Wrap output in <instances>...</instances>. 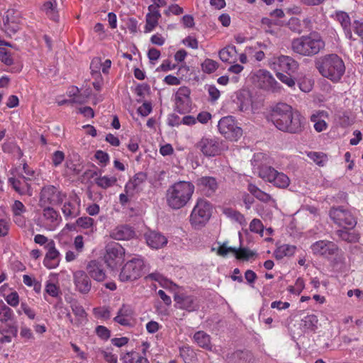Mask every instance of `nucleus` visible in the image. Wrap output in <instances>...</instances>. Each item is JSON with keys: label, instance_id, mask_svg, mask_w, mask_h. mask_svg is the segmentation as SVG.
<instances>
[{"label": "nucleus", "instance_id": "obj_1", "mask_svg": "<svg viewBox=\"0 0 363 363\" xmlns=\"http://www.w3.org/2000/svg\"><path fill=\"white\" fill-rule=\"evenodd\" d=\"M315 67L325 78L334 83L340 82L345 72V65L336 54L326 55L315 62Z\"/></svg>", "mask_w": 363, "mask_h": 363}, {"label": "nucleus", "instance_id": "obj_2", "mask_svg": "<svg viewBox=\"0 0 363 363\" xmlns=\"http://www.w3.org/2000/svg\"><path fill=\"white\" fill-rule=\"evenodd\" d=\"M194 186L189 182H178L169 186L166 201L169 207L178 210L185 206L191 199Z\"/></svg>", "mask_w": 363, "mask_h": 363}, {"label": "nucleus", "instance_id": "obj_3", "mask_svg": "<svg viewBox=\"0 0 363 363\" xmlns=\"http://www.w3.org/2000/svg\"><path fill=\"white\" fill-rule=\"evenodd\" d=\"M325 47V42L320 33L311 32L308 35L295 38L291 43L294 52L303 56H313Z\"/></svg>", "mask_w": 363, "mask_h": 363}, {"label": "nucleus", "instance_id": "obj_4", "mask_svg": "<svg viewBox=\"0 0 363 363\" xmlns=\"http://www.w3.org/2000/svg\"><path fill=\"white\" fill-rule=\"evenodd\" d=\"M66 193L53 185L43 186L40 193L39 206L40 207H51L59 206L66 199Z\"/></svg>", "mask_w": 363, "mask_h": 363}, {"label": "nucleus", "instance_id": "obj_5", "mask_svg": "<svg viewBox=\"0 0 363 363\" xmlns=\"http://www.w3.org/2000/svg\"><path fill=\"white\" fill-rule=\"evenodd\" d=\"M196 147L206 157H215L228 149L225 143L216 137H203L196 144Z\"/></svg>", "mask_w": 363, "mask_h": 363}, {"label": "nucleus", "instance_id": "obj_6", "mask_svg": "<svg viewBox=\"0 0 363 363\" xmlns=\"http://www.w3.org/2000/svg\"><path fill=\"white\" fill-rule=\"evenodd\" d=\"M291 109V106L286 104H277L272 108L267 116V119L268 121H271L279 130L284 132V128L286 127L287 120L289 118Z\"/></svg>", "mask_w": 363, "mask_h": 363}, {"label": "nucleus", "instance_id": "obj_7", "mask_svg": "<svg viewBox=\"0 0 363 363\" xmlns=\"http://www.w3.org/2000/svg\"><path fill=\"white\" fill-rule=\"evenodd\" d=\"M218 128L222 135L232 141H237L242 135V129L237 125L234 117L231 116L221 118Z\"/></svg>", "mask_w": 363, "mask_h": 363}, {"label": "nucleus", "instance_id": "obj_8", "mask_svg": "<svg viewBox=\"0 0 363 363\" xmlns=\"http://www.w3.org/2000/svg\"><path fill=\"white\" fill-rule=\"evenodd\" d=\"M211 216V205L204 200L199 199L190 215V222L195 227L204 225Z\"/></svg>", "mask_w": 363, "mask_h": 363}, {"label": "nucleus", "instance_id": "obj_9", "mask_svg": "<svg viewBox=\"0 0 363 363\" xmlns=\"http://www.w3.org/2000/svg\"><path fill=\"white\" fill-rule=\"evenodd\" d=\"M144 261L142 258H133L127 262L121 269L119 279L121 281H132L136 280L142 275Z\"/></svg>", "mask_w": 363, "mask_h": 363}, {"label": "nucleus", "instance_id": "obj_10", "mask_svg": "<svg viewBox=\"0 0 363 363\" xmlns=\"http://www.w3.org/2000/svg\"><path fill=\"white\" fill-rule=\"evenodd\" d=\"M125 249L117 242H112L106 247L104 261L108 267L113 269L124 260Z\"/></svg>", "mask_w": 363, "mask_h": 363}, {"label": "nucleus", "instance_id": "obj_11", "mask_svg": "<svg viewBox=\"0 0 363 363\" xmlns=\"http://www.w3.org/2000/svg\"><path fill=\"white\" fill-rule=\"evenodd\" d=\"M253 82L260 88L277 91L280 89L279 84L272 74L266 69H259L253 73Z\"/></svg>", "mask_w": 363, "mask_h": 363}, {"label": "nucleus", "instance_id": "obj_12", "mask_svg": "<svg viewBox=\"0 0 363 363\" xmlns=\"http://www.w3.org/2000/svg\"><path fill=\"white\" fill-rule=\"evenodd\" d=\"M330 217L336 224L345 228H352L357 223L352 213L342 207L333 208L330 211Z\"/></svg>", "mask_w": 363, "mask_h": 363}, {"label": "nucleus", "instance_id": "obj_13", "mask_svg": "<svg viewBox=\"0 0 363 363\" xmlns=\"http://www.w3.org/2000/svg\"><path fill=\"white\" fill-rule=\"evenodd\" d=\"M42 225L48 230H55L61 223L60 213L52 207H43Z\"/></svg>", "mask_w": 363, "mask_h": 363}, {"label": "nucleus", "instance_id": "obj_14", "mask_svg": "<svg viewBox=\"0 0 363 363\" xmlns=\"http://www.w3.org/2000/svg\"><path fill=\"white\" fill-rule=\"evenodd\" d=\"M191 91L187 86H181L175 94V110L179 113H185L191 110Z\"/></svg>", "mask_w": 363, "mask_h": 363}, {"label": "nucleus", "instance_id": "obj_15", "mask_svg": "<svg viewBox=\"0 0 363 363\" xmlns=\"http://www.w3.org/2000/svg\"><path fill=\"white\" fill-rule=\"evenodd\" d=\"M289 118L286 122V127L284 132L291 134H299L304 130L306 123L305 118L297 111H294L291 108L289 113Z\"/></svg>", "mask_w": 363, "mask_h": 363}, {"label": "nucleus", "instance_id": "obj_16", "mask_svg": "<svg viewBox=\"0 0 363 363\" xmlns=\"http://www.w3.org/2000/svg\"><path fill=\"white\" fill-rule=\"evenodd\" d=\"M313 253L315 255L329 258L337 255L339 248L334 242L327 240H319L311 246Z\"/></svg>", "mask_w": 363, "mask_h": 363}, {"label": "nucleus", "instance_id": "obj_17", "mask_svg": "<svg viewBox=\"0 0 363 363\" xmlns=\"http://www.w3.org/2000/svg\"><path fill=\"white\" fill-rule=\"evenodd\" d=\"M75 289L82 294H87L91 289V281L87 273L77 270L73 274Z\"/></svg>", "mask_w": 363, "mask_h": 363}, {"label": "nucleus", "instance_id": "obj_18", "mask_svg": "<svg viewBox=\"0 0 363 363\" xmlns=\"http://www.w3.org/2000/svg\"><path fill=\"white\" fill-rule=\"evenodd\" d=\"M80 199L77 195H70L62 208V213L66 219L77 217L80 213Z\"/></svg>", "mask_w": 363, "mask_h": 363}, {"label": "nucleus", "instance_id": "obj_19", "mask_svg": "<svg viewBox=\"0 0 363 363\" xmlns=\"http://www.w3.org/2000/svg\"><path fill=\"white\" fill-rule=\"evenodd\" d=\"M135 311L128 304H123L119 308L113 320L122 326H132L134 320Z\"/></svg>", "mask_w": 363, "mask_h": 363}, {"label": "nucleus", "instance_id": "obj_20", "mask_svg": "<svg viewBox=\"0 0 363 363\" xmlns=\"http://www.w3.org/2000/svg\"><path fill=\"white\" fill-rule=\"evenodd\" d=\"M31 179L30 177L25 176H20L18 177L9 178V184L12 188L20 195H32V189L29 182Z\"/></svg>", "mask_w": 363, "mask_h": 363}, {"label": "nucleus", "instance_id": "obj_21", "mask_svg": "<svg viewBox=\"0 0 363 363\" xmlns=\"http://www.w3.org/2000/svg\"><path fill=\"white\" fill-rule=\"evenodd\" d=\"M47 250L43 260L44 265L48 269H55L58 267L60 261V253L55 247L54 240H51L48 246L45 247Z\"/></svg>", "mask_w": 363, "mask_h": 363}, {"label": "nucleus", "instance_id": "obj_22", "mask_svg": "<svg viewBox=\"0 0 363 363\" xmlns=\"http://www.w3.org/2000/svg\"><path fill=\"white\" fill-rule=\"evenodd\" d=\"M11 211L13 222L19 227H26L27 218L25 213H27V208L20 201L16 200L11 206Z\"/></svg>", "mask_w": 363, "mask_h": 363}, {"label": "nucleus", "instance_id": "obj_23", "mask_svg": "<svg viewBox=\"0 0 363 363\" xmlns=\"http://www.w3.org/2000/svg\"><path fill=\"white\" fill-rule=\"evenodd\" d=\"M87 274L94 280L102 282L106 279V274L103 264L96 259L88 262L86 267Z\"/></svg>", "mask_w": 363, "mask_h": 363}, {"label": "nucleus", "instance_id": "obj_24", "mask_svg": "<svg viewBox=\"0 0 363 363\" xmlns=\"http://www.w3.org/2000/svg\"><path fill=\"white\" fill-rule=\"evenodd\" d=\"M176 306L180 309L186 310L189 312L194 311L199 308L196 299L193 296L185 294H177L174 296Z\"/></svg>", "mask_w": 363, "mask_h": 363}, {"label": "nucleus", "instance_id": "obj_25", "mask_svg": "<svg viewBox=\"0 0 363 363\" xmlns=\"http://www.w3.org/2000/svg\"><path fill=\"white\" fill-rule=\"evenodd\" d=\"M198 188L207 196H211L218 188V183L213 177H202L197 179Z\"/></svg>", "mask_w": 363, "mask_h": 363}, {"label": "nucleus", "instance_id": "obj_26", "mask_svg": "<svg viewBox=\"0 0 363 363\" xmlns=\"http://www.w3.org/2000/svg\"><path fill=\"white\" fill-rule=\"evenodd\" d=\"M146 174L143 172L135 174L125 186V191L126 194L133 196L135 192H138L143 189V185L146 180Z\"/></svg>", "mask_w": 363, "mask_h": 363}, {"label": "nucleus", "instance_id": "obj_27", "mask_svg": "<svg viewBox=\"0 0 363 363\" xmlns=\"http://www.w3.org/2000/svg\"><path fill=\"white\" fill-rule=\"evenodd\" d=\"M110 236L117 240H128L135 236V232L128 225H119L111 232Z\"/></svg>", "mask_w": 363, "mask_h": 363}, {"label": "nucleus", "instance_id": "obj_28", "mask_svg": "<svg viewBox=\"0 0 363 363\" xmlns=\"http://www.w3.org/2000/svg\"><path fill=\"white\" fill-rule=\"evenodd\" d=\"M153 7H148V12L145 16V33L152 32L157 26L161 17L159 10H153Z\"/></svg>", "mask_w": 363, "mask_h": 363}, {"label": "nucleus", "instance_id": "obj_29", "mask_svg": "<svg viewBox=\"0 0 363 363\" xmlns=\"http://www.w3.org/2000/svg\"><path fill=\"white\" fill-rule=\"evenodd\" d=\"M335 18L340 23L346 38L350 40H355L356 39L353 38L351 30V20L347 13L345 11H337Z\"/></svg>", "mask_w": 363, "mask_h": 363}, {"label": "nucleus", "instance_id": "obj_30", "mask_svg": "<svg viewBox=\"0 0 363 363\" xmlns=\"http://www.w3.org/2000/svg\"><path fill=\"white\" fill-rule=\"evenodd\" d=\"M145 239L147 244L154 249H160L167 243V239L164 235L154 231L147 233Z\"/></svg>", "mask_w": 363, "mask_h": 363}, {"label": "nucleus", "instance_id": "obj_31", "mask_svg": "<svg viewBox=\"0 0 363 363\" xmlns=\"http://www.w3.org/2000/svg\"><path fill=\"white\" fill-rule=\"evenodd\" d=\"M275 63H277L281 70L286 73H294L298 67V64L291 57L281 55L279 56Z\"/></svg>", "mask_w": 363, "mask_h": 363}, {"label": "nucleus", "instance_id": "obj_32", "mask_svg": "<svg viewBox=\"0 0 363 363\" xmlns=\"http://www.w3.org/2000/svg\"><path fill=\"white\" fill-rule=\"evenodd\" d=\"M328 114L325 111H316L311 116V121L314 123V128L317 132L325 130L328 125L324 118H328Z\"/></svg>", "mask_w": 363, "mask_h": 363}, {"label": "nucleus", "instance_id": "obj_33", "mask_svg": "<svg viewBox=\"0 0 363 363\" xmlns=\"http://www.w3.org/2000/svg\"><path fill=\"white\" fill-rule=\"evenodd\" d=\"M70 307L73 313L77 318L74 322V325L79 326L84 323L86 321L87 314L83 306L79 304L77 301L74 300L70 303Z\"/></svg>", "mask_w": 363, "mask_h": 363}, {"label": "nucleus", "instance_id": "obj_34", "mask_svg": "<svg viewBox=\"0 0 363 363\" xmlns=\"http://www.w3.org/2000/svg\"><path fill=\"white\" fill-rule=\"evenodd\" d=\"M194 342L201 347L211 350V337L203 331H198L194 335Z\"/></svg>", "mask_w": 363, "mask_h": 363}, {"label": "nucleus", "instance_id": "obj_35", "mask_svg": "<svg viewBox=\"0 0 363 363\" xmlns=\"http://www.w3.org/2000/svg\"><path fill=\"white\" fill-rule=\"evenodd\" d=\"M247 190L252 195H253L257 199L259 200L260 201L268 203L272 201L274 202V200L269 194L262 191L260 189H259L256 185L253 184H248Z\"/></svg>", "mask_w": 363, "mask_h": 363}, {"label": "nucleus", "instance_id": "obj_36", "mask_svg": "<svg viewBox=\"0 0 363 363\" xmlns=\"http://www.w3.org/2000/svg\"><path fill=\"white\" fill-rule=\"evenodd\" d=\"M42 10L45 13L48 18L57 21L59 18L58 11L57 10L56 0L49 1L43 5Z\"/></svg>", "mask_w": 363, "mask_h": 363}, {"label": "nucleus", "instance_id": "obj_37", "mask_svg": "<svg viewBox=\"0 0 363 363\" xmlns=\"http://www.w3.org/2000/svg\"><path fill=\"white\" fill-rule=\"evenodd\" d=\"M271 183L277 188L286 189L290 184V179L284 173L277 171Z\"/></svg>", "mask_w": 363, "mask_h": 363}, {"label": "nucleus", "instance_id": "obj_38", "mask_svg": "<svg viewBox=\"0 0 363 363\" xmlns=\"http://www.w3.org/2000/svg\"><path fill=\"white\" fill-rule=\"evenodd\" d=\"M277 170L270 166H261L259 168L258 175L265 182L271 183Z\"/></svg>", "mask_w": 363, "mask_h": 363}, {"label": "nucleus", "instance_id": "obj_39", "mask_svg": "<svg viewBox=\"0 0 363 363\" xmlns=\"http://www.w3.org/2000/svg\"><path fill=\"white\" fill-rule=\"evenodd\" d=\"M122 359L123 363H150L145 357L135 352L126 353Z\"/></svg>", "mask_w": 363, "mask_h": 363}, {"label": "nucleus", "instance_id": "obj_40", "mask_svg": "<svg viewBox=\"0 0 363 363\" xmlns=\"http://www.w3.org/2000/svg\"><path fill=\"white\" fill-rule=\"evenodd\" d=\"M296 247L291 245H282L275 251V256L277 259H282L284 257L292 256L296 252Z\"/></svg>", "mask_w": 363, "mask_h": 363}, {"label": "nucleus", "instance_id": "obj_41", "mask_svg": "<svg viewBox=\"0 0 363 363\" xmlns=\"http://www.w3.org/2000/svg\"><path fill=\"white\" fill-rule=\"evenodd\" d=\"M117 182L115 177L99 176L95 179L96 184L104 189L113 186Z\"/></svg>", "mask_w": 363, "mask_h": 363}, {"label": "nucleus", "instance_id": "obj_42", "mask_svg": "<svg viewBox=\"0 0 363 363\" xmlns=\"http://www.w3.org/2000/svg\"><path fill=\"white\" fill-rule=\"evenodd\" d=\"M318 322L317 316L313 314L306 315L301 320L303 327L308 331H315L317 329Z\"/></svg>", "mask_w": 363, "mask_h": 363}, {"label": "nucleus", "instance_id": "obj_43", "mask_svg": "<svg viewBox=\"0 0 363 363\" xmlns=\"http://www.w3.org/2000/svg\"><path fill=\"white\" fill-rule=\"evenodd\" d=\"M236 54V48L235 46H227L219 51L220 59L225 62L232 60Z\"/></svg>", "mask_w": 363, "mask_h": 363}, {"label": "nucleus", "instance_id": "obj_44", "mask_svg": "<svg viewBox=\"0 0 363 363\" xmlns=\"http://www.w3.org/2000/svg\"><path fill=\"white\" fill-rule=\"evenodd\" d=\"M307 156L320 167H323L328 161V157L323 152H309L307 153Z\"/></svg>", "mask_w": 363, "mask_h": 363}, {"label": "nucleus", "instance_id": "obj_45", "mask_svg": "<svg viewBox=\"0 0 363 363\" xmlns=\"http://www.w3.org/2000/svg\"><path fill=\"white\" fill-rule=\"evenodd\" d=\"M218 68V63L211 59H206L201 64V69L205 73L211 74Z\"/></svg>", "mask_w": 363, "mask_h": 363}, {"label": "nucleus", "instance_id": "obj_46", "mask_svg": "<svg viewBox=\"0 0 363 363\" xmlns=\"http://www.w3.org/2000/svg\"><path fill=\"white\" fill-rule=\"evenodd\" d=\"M13 311L4 303L0 307V321L6 323L10 320L13 317Z\"/></svg>", "mask_w": 363, "mask_h": 363}, {"label": "nucleus", "instance_id": "obj_47", "mask_svg": "<svg viewBox=\"0 0 363 363\" xmlns=\"http://www.w3.org/2000/svg\"><path fill=\"white\" fill-rule=\"evenodd\" d=\"M94 313L96 317L105 320H108L111 316V308L106 306L95 308Z\"/></svg>", "mask_w": 363, "mask_h": 363}, {"label": "nucleus", "instance_id": "obj_48", "mask_svg": "<svg viewBox=\"0 0 363 363\" xmlns=\"http://www.w3.org/2000/svg\"><path fill=\"white\" fill-rule=\"evenodd\" d=\"M99 354L108 363H117L118 357L113 354L109 349L99 350Z\"/></svg>", "mask_w": 363, "mask_h": 363}, {"label": "nucleus", "instance_id": "obj_49", "mask_svg": "<svg viewBox=\"0 0 363 363\" xmlns=\"http://www.w3.org/2000/svg\"><path fill=\"white\" fill-rule=\"evenodd\" d=\"M77 225L84 229H92L94 225V220L88 216L79 218L76 221Z\"/></svg>", "mask_w": 363, "mask_h": 363}, {"label": "nucleus", "instance_id": "obj_50", "mask_svg": "<svg viewBox=\"0 0 363 363\" xmlns=\"http://www.w3.org/2000/svg\"><path fill=\"white\" fill-rule=\"evenodd\" d=\"M249 228L251 232L263 235L264 225L259 219L254 218L250 223Z\"/></svg>", "mask_w": 363, "mask_h": 363}, {"label": "nucleus", "instance_id": "obj_51", "mask_svg": "<svg viewBox=\"0 0 363 363\" xmlns=\"http://www.w3.org/2000/svg\"><path fill=\"white\" fill-rule=\"evenodd\" d=\"M292 73L284 74L281 72H277L276 74L277 77L284 84H286L289 87L293 88L295 86V81L291 77Z\"/></svg>", "mask_w": 363, "mask_h": 363}, {"label": "nucleus", "instance_id": "obj_52", "mask_svg": "<svg viewBox=\"0 0 363 363\" xmlns=\"http://www.w3.org/2000/svg\"><path fill=\"white\" fill-rule=\"evenodd\" d=\"M237 259L247 260L255 255V253L247 248H237V252H235Z\"/></svg>", "mask_w": 363, "mask_h": 363}, {"label": "nucleus", "instance_id": "obj_53", "mask_svg": "<svg viewBox=\"0 0 363 363\" xmlns=\"http://www.w3.org/2000/svg\"><path fill=\"white\" fill-rule=\"evenodd\" d=\"M45 291L46 294L54 298L58 297L60 294L59 286L50 281H47Z\"/></svg>", "mask_w": 363, "mask_h": 363}, {"label": "nucleus", "instance_id": "obj_54", "mask_svg": "<svg viewBox=\"0 0 363 363\" xmlns=\"http://www.w3.org/2000/svg\"><path fill=\"white\" fill-rule=\"evenodd\" d=\"M149 91L150 87L148 85L145 84L138 85L135 88V93L138 97L137 101L138 102H141L144 99L145 95L149 93Z\"/></svg>", "mask_w": 363, "mask_h": 363}, {"label": "nucleus", "instance_id": "obj_55", "mask_svg": "<svg viewBox=\"0 0 363 363\" xmlns=\"http://www.w3.org/2000/svg\"><path fill=\"white\" fill-rule=\"evenodd\" d=\"M65 155L62 151L57 150L55 151L51 155L52 164L54 167H57L60 166L65 160Z\"/></svg>", "mask_w": 363, "mask_h": 363}, {"label": "nucleus", "instance_id": "obj_56", "mask_svg": "<svg viewBox=\"0 0 363 363\" xmlns=\"http://www.w3.org/2000/svg\"><path fill=\"white\" fill-rule=\"evenodd\" d=\"M313 82L308 78H303L298 82L299 89L305 93L311 91L313 89Z\"/></svg>", "mask_w": 363, "mask_h": 363}, {"label": "nucleus", "instance_id": "obj_57", "mask_svg": "<svg viewBox=\"0 0 363 363\" xmlns=\"http://www.w3.org/2000/svg\"><path fill=\"white\" fill-rule=\"evenodd\" d=\"M95 333L99 337L107 340L111 337V331L105 326L99 325L95 329Z\"/></svg>", "mask_w": 363, "mask_h": 363}, {"label": "nucleus", "instance_id": "obj_58", "mask_svg": "<svg viewBox=\"0 0 363 363\" xmlns=\"http://www.w3.org/2000/svg\"><path fill=\"white\" fill-rule=\"evenodd\" d=\"M0 60L6 65L13 64V59L10 53L4 48H0Z\"/></svg>", "mask_w": 363, "mask_h": 363}, {"label": "nucleus", "instance_id": "obj_59", "mask_svg": "<svg viewBox=\"0 0 363 363\" xmlns=\"http://www.w3.org/2000/svg\"><path fill=\"white\" fill-rule=\"evenodd\" d=\"M9 305L16 307L19 304V296L16 291H13L5 297Z\"/></svg>", "mask_w": 363, "mask_h": 363}, {"label": "nucleus", "instance_id": "obj_60", "mask_svg": "<svg viewBox=\"0 0 363 363\" xmlns=\"http://www.w3.org/2000/svg\"><path fill=\"white\" fill-rule=\"evenodd\" d=\"M183 12H184L183 9L181 6H179L178 4H172L171 6H169L168 7L167 9H166L164 11V14L166 15L167 16H169L171 13L178 16V15L183 13Z\"/></svg>", "mask_w": 363, "mask_h": 363}, {"label": "nucleus", "instance_id": "obj_61", "mask_svg": "<svg viewBox=\"0 0 363 363\" xmlns=\"http://www.w3.org/2000/svg\"><path fill=\"white\" fill-rule=\"evenodd\" d=\"M95 157L102 166H106L109 162L108 154L102 150H97L95 153Z\"/></svg>", "mask_w": 363, "mask_h": 363}, {"label": "nucleus", "instance_id": "obj_62", "mask_svg": "<svg viewBox=\"0 0 363 363\" xmlns=\"http://www.w3.org/2000/svg\"><path fill=\"white\" fill-rule=\"evenodd\" d=\"M238 108L240 112H245L250 109L251 106V100L250 99H242L241 97H238Z\"/></svg>", "mask_w": 363, "mask_h": 363}, {"label": "nucleus", "instance_id": "obj_63", "mask_svg": "<svg viewBox=\"0 0 363 363\" xmlns=\"http://www.w3.org/2000/svg\"><path fill=\"white\" fill-rule=\"evenodd\" d=\"M152 105L150 102H144L142 106L138 108V113L142 116H148L152 111Z\"/></svg>", "mask_w": 363, "mask_h": 363}, {"label": "nucleus", "instance_id": "obj_64", "mask_svg": "<svg viewBox=\"0 0 363 363\" xmlns=\"http://www.w3.org/2000/svg\"><path fill=\"white\" fill-rule=\"evenodd\" d=\"M354 32L363 39V21L355 20L352 23Z\"/></svg>", "mask_w": 363, "mask_h": 363}]
</instances>
